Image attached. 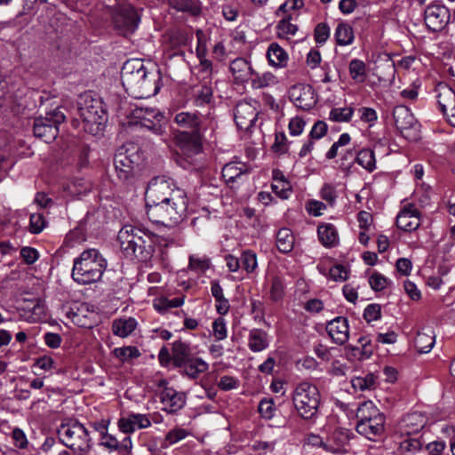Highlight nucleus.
Listing matches in <instances>:
<instances>
[{
	"label": "nucleus",
	"mask_w": 455,
	"mask_h": 455,
	"mask_svg": "<svg viewBox=\"0 0 455 455\" xmlns=\"http://www.w3.org/2000/svg\"><path fill=\"white\" fill-rule=\"evenodd\" d=\"M137 321L132 317L120 318L113 322V333L121 338L128 337L135 330Z\"/></svg>",
	"instance_id": "36"
},
{
	"label": "nucleus",
	"mask_w": 455,
	"mask_h": 455,
	"mask_svg": "<svg viewBox=\"0 0 455 455\" xmlns=\"http://www.w3.org/2000/svg\"><path fill=\"white\" fill-rule=\"evenodd\" d=\"M107 266V259L99 250H84L74 259L72 278L80 284L96 283L101 279Z\"/></svg>",
	"instance_id": "3"
},
{
	"label": "nucleus",
	"mask_w": 455,
	"mask_h": 455,
	"mask_svg": "<svg viewBox=\"0 0 455 455\" xmlns=\"http://www.w3.org/2000/svg\"><path fill=\"white\" fill-rule=\"evenodd\" d=\"M20 257L25 263L30 265L37 260L39 254L35 248L26 246L20 250Z\"/></svg>",
	"instance_id": "64"
},
{
	"label": "nucleus",
	"mask_w": 455,
	"mask_h": 455,
	"mask_svg": "<svg viewBox=\"0 0 455 455\" xmlns=\"http://www.w3.org/2000/svg\"><path fill=\"white\" fill-rule=\"evenodd\" d=\"M247 175V170L242 163H228L222 168V177L226 183L233 188L235 183L243 180V178Z\"/></svg>",
	"instance_id": "25"
},
{
	"label": "nucleus",
	"mask_w": 455,
	"mask_h": 455,
	"mask_svg": "<svg viewBox=\"0 0 455 455\" xmlns=\"http://www.w3.org/2000/svg\"><path fill=\"white\" fill-rule=\"evenodd\" d=\"M77 113L84 124V129L96 125V130L106 120V114L100 100L93 98L91 92L81 94L77 100Z\"/></svg>",
	"instance_id": "10"
},
{
	"label": "nucleus",
	"mask_w": 455,
	"mask_h": 455,
	"mask_svg": "<svg viewBox=\"0 0 455 455\" xmlns=\"http://www.w3.org/2000/svg\"><path fill=\"white\" fill-rule=\"evenodd\" d=\"M336 42L339 45L346 46L354 42V31L347 23H339L334 33Z\"/></svg>",
	"instance_id": "40"
},
{
	"label": "nucleus",
	"mask_w": 455,
	"mask_h": 455,
	"mask_svg": "<svg viewBox=\"0 0 455 455\" xmlns=\"http://www.w3.org/2000/svg\"><path fill=\"white\" fill-rule=\"evenodd\" d=\"M355 161L369 172H372L376 169L375 155L371 148H363L358 152L356 151Z\"/></svg>",
	"instance_id": "39"
},
{
	"label": "nucleus",
	"mask_w": 455,
	"mask_h": 455,
	"mask_svg": "<svg viewBox=\"0 0 455 455\" xmlns=\"http://www.w3.org/2000/svg\"><path fill=\"white\" fill-rule=\"evenodd\" d=\"M158 78V72L148 71L139 59L128 60L122 67V84L128 93L137 98L148 96Z\"/></svg>",
	"instance_id": "2"
},
{
	"label": "nucleus",
	"mask_w": 455,
	"mask_h": 455,
	"mask_svg": "<svg viewBox=\"0 0 455 455\" xmlns=\"http://www.w3.org/2000/svg\"><path fill=\"white\" fill-rule=\"evenodd\" d=\"M290 100L303 110L311 109L316 103L314 89L310 85L295 84L289 90Z\"/></svg>",
	"instance_id": "17"
},
{
	"label": "nucleus",
	"mask_w": 455,
	"mask_h": 455,
	"mask_svg": "<svg viewBox=\"0 0 455 455\" xmlns=\"http://www.w3.org/2000/svg\"><path fill=\"white\" fill-rule=\"evenodd\" d=\"M349 74L352 79L357 83L364 82L366 78V65L358 59H353L348 65Z\"/></svg>",
	"instance_id": "41"
},
{
	"label": "nucleus",
	"mask_w": 455,
	"mask_h": 455,
	"mask_svg": "<svg viewBox=\"0 0 455 455\" xmlns=\"http://www.w3.org/2000/svg\"><path fill=\"white\" fill-rule=\"evenodd\" d=\"M317 235L321 243L327 248L335 247L339 243V235L334 225L331 223L319 225Z\"/></svg>",
	"instance_id": "32"
},
{
	"label": "nucleus",
	"mask_w": 455,
	"mask_h": 455,
	"mask_svg": "<svg viewBox=\"0 0 455 455\" xmlns=\"http://www.w3.org/2000/svg\"><path fill=\"white\" fill-rule=\"evenodd\" d=\"M381 317V307L379 304L368 305L363 312V318L368 322L379 320Z\"/></svg>",
	"instance_id": "60"
},
{
	"label": "nucleus",
	"mask_w": 455,
	"mask_h": 455,
	"mask_svg": "<svg viewBox=\"0 0 455 455\" xmlns=\"http://www.w3.org/2000/svg\"><path fill=\"white\" fill-rule=\"evenodd\" d=\"M239 380L232 376H223L220 378L218 387L223 391H229L237 388Z\"/></svg>",
	"instance_id": "63"
},
{
	"label": "nucleus",
	"mask_w": 455,
	"mask_h": 455,
	"mask_svg": "<svg viewBox=\"0 0 455 455\" xmlns=\"http://www.w3.org/2000/svg\"><path fill=\"white\" fill-rule=\"evenodd\" d=\"M291 16L283 19L277 24V34L279 37L287 38L289 36H294L298 30L296 25L291 23Z\"/></svg>",
	"instance_id": "48"
},
{
	"label": "nucleus",
	"mask_w": 455,
	"mask_h": 455,
	"mask_svg": "<svg viewBox=\"0 0 455 455\" xmlns=\"http://www.w3.org/2000/svg\"><path fill=\"white\" fill-rule=\"evenodd\" d=\"M188 433L184 428L176 427L170 430L165 436V442L169 444H174L188 436Z\"/></svg>",
	"instance_id": "59"
},
{
	"label": "nucleus",
	"mask_w": 455,
	"mask_h": 455,
	"mask_svg": "<svg viewBox=\"0 0 455 455\" xmlns=\"http://www.w3.org/2000/svg\"><path fill=\"white\" fill-rule=\"evenodd\" d=\"M163 119L164 116L161 114L160 116L156 118L146 116L145 118L138 122V124H140L141 128H145L156 135L164 136L166 133V126L164 124H162Z\"/></svg>",
	"instance_id": "38"
},
{
	"label": "nucleus",
	"mask_w": 455,
	"mask_h": 455,
	"mask_svg": "<svg viewBox=\"0 0 455 455\" xmlns=\"http://www.w3.org/2000/svg\"><path fill=\"white\" fill-rule=\"evenodd\" d=\"M160 402L163 404V411L173 414L185 406L186 395L172 387H164L160 393Z\"/></svg>",
	"instance_id": "18"
},
{
	"label": "nucleus",
	"mask_w": 455,
	"mask_h": 455,
	"mask_svg": "<svg viewBox=\"0 0 455 455\" xmlns=\"http://www.w3.org/2000/svg\"><path fill=\"white\" fill-rule=\"evenodd\" d=\"M321 197L330 205H333L336 202V190L331 184H324L321 189Z\"/></svg>",
	"instance_id": "62"
},
{
	"label": "nucleus",
	"mask_w": 455,
	"mask_h": 455,
	"mask_svg": "<svg viewBox=\"0 0 455 455\" xmlns=\"http://www.w3.org/2000/svg\"><path fill=\"white\" fill-rule=\"evenodd\" d=\"M358 343L361 345V347H352V349L360 352V359L369 358L373 353L371 339L368 337H361L358 339Z\"/></svg>",
	"instance_id": "55"
},
{
	"label": "nucleus",
	"mask_w": 455,
	"mask_h": 455,
	"mask_svg": "<svg viewBox=\"0 0 455 455\" xmlns=\"http://www.w3.org/2000/svg\"><path fill=\"white\" fill-rule=\"evenodd\" d=\"M250 80L253 89H263L278 84L277 77L271 72L257 73L254 71Z\"/></svg>",
	"instance_id": "37"
},
{
	"label": "nucleus",
	"mask_w": 455,
	"mask_h": 455,
	"mask_svg": "<svg viewBox=\"0 0 455 455\" xmlns=\"http://www.w3.org/2000/svg\"><path fill=\"white\" fill-rule=\"evenodd\" d=\"M172 363L175 368L182 366L187 360L193 356L190 344L181 339L175 340L172 343Z\"/></svg>",
	"instance_id": "29"
},
{
	"label": "nucleus",
	"mask_w": 455,
	"mask_h": 455,
	"mask_svg": "<svg viewBox=\"0 0 455 455\" xmlns=\"http://www.w3.org/2000/svg\"><path fill=\"white\" fill-rule=\"evenodd\" d=\"M180 373L188 379H197L201 374L209 370V363L201 357L192 356L187 360L182 366H179Z\"/></svg>",
	"instance_id": "23"
},
{
	"label": "nucleus",
	"mask_w": 455,
	"mask_h": 455,
	"mask_svg": "<svg viewBox=\"0 0 455 455\" xmlns=\"http://www.w3.org/2000/svg\"><path fill=\"white\" fill-rule=\"evenodd\" d=\"M352 387L361 391L371 390L376 386V377L373 373H368L365 376L355 377L351 379Z\"/></svg>",
	"instance_id": "42"
},
{
	"label": "nucleus",
	"mask_w": 455,
	"mask_h": 455,
	"mask_svg": "<svg viewBox=\"0 0 455 455\" xmlns=\"http://www.w3.org/2000/svg\"><path fill=\"white\" fill-rule=\"evenodd\" d=\"M259 412L262 418L270 419L274 417L275 407L272 399H262L259 404Z\"/></svg>",
	"instance_id": "57"
},
{
	"label": "nucleus",
	"mask_w": 455,
	"mask_h": 455,
	"mask_svg": "<svg viewBox=\"0 0 455 455\" xmlns=\"http://www.w3.org/2000/svg\"><path fill=\"white\" fill-rule=\"evenodd\" d=\"M140 161L141 156L138 146L126 144L120 147L114 156V166L118 179L123 182L130 181Z\"/></svg>",
	"instance_id": "9"
},
{
	"label": "nucleus",
	"mask_w": 455,
	"mask_h": 455,
	"mask_svg": "<svg viewBox=\"0 0 455 455\" xmlns=\"http://www.w3.org/2000/svg\"><path fill=\"white\" fill-rule=\"evenodd\" d=\"M230 71L234 77L241 82H245L251 79L254 70L252 69L249 61L243 58H237L234 60L229 66Z\"/></svg>",
	"instance_id": "31"
},
{
	"label": "nucleus",
	"mask_w": 455,
	"mask_h": 455,
	"mask_svg": "<svg viewBox=\"0 0 455 455\" xmlns=\"http://www.w3.org/2000/svg\"><path fill=\"white\" fill-rule=\"evenodd\" d=\"M174 122L185 131L179 135L181 147L192 154L202 150L201 124L202 116L197 112H180L174 116Z\"/></svg>",
	"instance_id": "5"
},
{
	"label": "nucleus",
	"mask_w": 455,
	"mask_h": 455,
	"mask_svg": "<svg viewBox=\"0 0 455 455\" xmlns=\"http://www.w3.org/2000/svg\"><path fill=\"white\" fill-rule=\"evenodd\" d=\"M59 425V442L74 451H88L90 438L87 429L76 419H60Z\"/></svg>",
	"instance_id": "7"
},
{
	"label": "nucleus",
	"mask_w": 455,
	"mask_h": 455,
	"mask_svg": "<svg viewBox=\"0 0 455 455\" xmlns=\"http://www.w3.org/2000/svg\"><path fill=\"white\" fill-rule=\"evenodd\" d=\"M241 267L248 274L253 273L258 267L257 255L251 250L243 251L241 257Z\"/></svg>",
	"instance_id": "45"
},
{
	"label": "nucleus",
	"mask_w": 455,
	"mask_h": 455,
	"mask_svg": "<svg viewBox=\"0 0 455 455\" xmlns=\"http://www.w3.org/2000/svg\"><path fill=\"white\" fill-rule=\"evenodd\" d=\"M357 423L363 422L364 424L366 420L379 421L380 417H385L379 409L374 404L372 401H364L361 403L355 412Z\"/></svg>",
	"instance_id": "28"
},
{
	"label": "nucleus",
	"mask_w": 455,
	"mask_h": 455,
	"mask_svg": "<svg viewBox=\"0 0 455 455\" xmlns=\"http://www.w3.org/2000/svg\"><path fill=\"white\" fill-rule=\"evenodd\" d=\"M212 333L217 340H223L227 338L228 330L224 318L219 317L213 321Z\"/></svg>",
	"instance_id": "53"
},
{
	"label": "nucleus",
	"mask_w": 455,
	"mask_h": 455,
	"mask_svg": "<svg viewBox=\"0 0 455 455\" xmlns=\"http://www.w3.org/2000/svg\"><path fill=\"white\" fill-rule=\"evenodd\" d=\"M59 165L66 167L75 165L80 171L89 164L90 148L73 134H63L61 136V143L59 145Z\"/></svg>",
	"instance_id": "6"
},
{
	"label": "nucleus",
	"mask_w": 455,
	"mask_h": 455,
	"mask_svg": "<svg viewBox=\"0 0 455 455\" xmlns=\"http://www.w3.org/2000/svg\"><path fill=\"white\" fill-rule=\"evenodd\" d=\"M270 299L274 302H278L284 296V285L280 277L275 276L271 281Z\"/></svg>",
	"instance_id": "49"
},
{
	"label": "nucleus",
	"mask_w": 455,
	"mask_h": 455,
	"mask_svg": "<svg viewBox=\"0 0 455 455\" xmlns=\"http://www.w3.org/2000/svg\"><path fill=\"white\" fill-rule=\"evenodd\" d=\"M451 21L450 9L439 1L427 5L424 11V22L432 32H441Z\"/></svg>",
	"instance_id": "14"
},
{
	"label": "nucleus",
	"mask_w": 455,
	"mask_h": 455,
	"mask_svg": "<svg viewBox=\"0 0 455 455\" xmlns=\"http://www.w3.org/2000/svg\"><path fill=\"white\" fill-rule=\"evenodd\" d=\"M326 331L337 345H344L349 339V324L347 318L337 316L326 324Z\"/></svg>",
	"instance_id": "19"
},
{
	"label": "nucleus",
	"mask_w": 455,
	"mask_h": 455,
	"mask_svg": "<svg viewBox=\"0 0 455 455\" xmlns=\"http://www.w3.org/2000/svg\"><path fill=\"white\" fill-rule=\"evenodd\" d=\"M395 127L405 138L416 136L418 123L411 110L403 105L396 106L393 110Z\"/></svg>",
	"instance_id": "15"
},
{
	"label": "nucleus",
	"mask_w": 455,
	"mask_h": 455,
	"mask_svg": "<svg viewBox=\"0 0 455 455\" xmlns=\"http://www.w3.org/2000/svg\"><path fill=\"white\" fill-rule=\"evenodd\" d=\"M188 267L194 271L204 272L209 268V260L207 259H200L195 256H190Z\"/></svg>",
	"instance_id": "61"
},
{
	"label": "nucleus",
	"mask_w": 455,
	"mask_h": 455,
	"mask_svg": "<svg viewBox=\"0 0 455 455\" xmlns=\"http://www.w3.org/2000/svg\"><path fill=\"white\" fill-rule=\"evenodd\" d=\"M422 444L423 443L419 437H411L410 435L401 442L400 449L402 451L416 452L421 449Z\"/></svg>",
	"instance_id": "52"
},
{
	"label": "nucleus",
	"mask_w": 455,
	"mask_h": 455,
	"mask_svg": "<svg viewBox=\"0 0 455 455\" xmlns=\"http://www.w3.org/2000/svg\"><path fill=\"white\" fill-rule=\"evenodd\" d=\"M110 13L115 28L122 35L133 33L140 22V15L130 4H118Z\"/></svg>",
	"instance_id": "12"
},
{
	"label": "nucleus",
	"mask_w": 455,
	"mask_h": 455,
	"mask_svg": "<svg viewBox=\"0 0 455 455\" xmlns=\"http://www.w3.org/2000/svg\"><path fill=\"white\" fill-rule=\"evenodd\" d=\"M292 402L299 415L304 419H314L320 404V393L316 386L299 383L293 391Z\"/></svg>",
	"instance_id": "8"
},
{
	"label": "nucleus",
	"mask_w": 455,
	"mask_h": 455,
	"mask_svg": "<svg viewBox=\"0 0 455 455\" xmlns=\"http://www.w3.org/2000/svg\"><path fill=\"white\" fill-rule=\"evenodd\" d=\"M369 283L371 288L375 291H383L391 281L379 272H373L369 277Z\"/></svg>",
	"instance_id": "50"
},
{
	"label": "nucleus",
	"mask_w": 455,
	"mask_h": 455,
	"mask_svg": "<svg viewBox=\"0 0 455 455\" xmlns=\"http://www.w3.org/2000/svg\"><path fill=\"white\" fill-rule=\"evenodd\" d=\"M356 150L354 148L347 149L340 158V168L344 172H349L355 164Z\"/></svg>",
	"instance_id": "56"
},
{
	"label": "nucleus",
	"mask_w": 455,
	"mask_h": 455,
	"mask_svg": "<svg viewBox=\"0 0 455 455\" xmlns=\"http://www.w3.org/2000/svg\"><path fill=\"white\" fill-rule=\"evenodd\" d=\"M211 292L216 301V311L220 315H225L228 313L230 304L228 299L225 298L223 289L218 281L211 282Z\"/></svg>",
	"instance_id": "33"
},
{
	"label": "nucleus",
	"mask_w": 455,
	"mask_h": 455,
	"mask_svg": "<svg viewBox=\"0 0 455 455\" xmlns=\"http://www.w3.org/2000/svg\"><path fill=\"white\" fill-rule=\"evenodd\" d=\"M354 108L351 107L334 108L329 113V120L338 123H347L352 119Z\"/></svg>",
	"instance_id": "43"
},
{
	"label": "nucleus",
	"mask_w": 455,
	"mask_h": 455,
	"mask_svg": "<svg viewBox=\"0 0 455 455\" xmlns=\"http://www.w3.org/2000/svg\"><path fill=\"white\" fill-rule=\"evenodd\" d=\"M115 355L121 361H128L133 358H138L140 352L136 347H124L115 349Z\"/></svg>",
	"instance_id": "51"
},
{
	"label": "nucleus",
	"mask_w": 455,
	"mask_h": 455,
	"mask_svg": "<svg viewBox=\"0 0 455 455\" xmlns=\"http://www.w3.org/2000/svg\"><path fill=\"white\" fill-rule=\"evenodd\" d=\"M315 40L319 44H323L330 36V28L326 23L316 25L314 32Z\"/></svg>",
	"instance_id": "58"
},
{
	"label": "nucleus",
	"mask_w": 455,
	"mask_h": 455,
	"mask_svg": "<svg viewBox=\"0 0 455 455\" xmlns=\"http://www.w3.org/2000/svg\"><path fill=\"white\" fill-rule=\"evenodd\" d=\"M385 417H380V420L372 421L366 420L364 424L363 422L356 423L355 430L358 434L365 436L369 440H375L384 433L385 429Z\"/></svg>",
	"instance_id": "26"
},
{
	"label": "nucleus",
	"mask_w": 455,
	"mask_h": 455,
	"mask_svg": "<svg viewBox=\"0 0 455 455\" xmlns=\"http://www.w3.org/2000/svg\"><path fill=\"white\" fill-rule=\"evenodd\" d=\"M426 417L419 411L405 415L402 420V428L408 436L419 433L426 425Z\"/></svg>",
	"instance_id": "27"
},
{
	"label": "nucleus",
	"mask_w": 455,
	"mask_h": 455,
	"mask_svg": "<svg viewBox=\"0 0 455 455\" xmlns=\"http://www.w3.org/2000/svg\"><path fill=\"white\" fill-rule=\"evenodd\" d=\"M59 314L82 328H92L94 323L95 312L93 307L85 302H67L59 308Z\"/></svg>",
	"instance_id": "13"
},
{
	"label": "nucleus",
	"mask_w": 455,
	"mask_h": 455,
	"mask_svg": "<svg viewBox=\"0 0 455 455\" xmlns=\"http://www.w3.org/2000/svg\"><path fill=\"white\" fill-rule=\"evenodd\" d=\"M257 116L256 109L247 102H241L235 108V122L241 130H249L252 127L257 121Z\"/></svg>",
	"instance_id": "20"
},
{
	"label": "nucleus",
	"mask_w": 455,
	"mask_h": 455,
	"mask_svg": "<svg viewBox=\"0 0 455 455\" xmlns=\"http://www.w3.org/2000/svg\"><path fill=\"white\" fill-rule=\"evenodd\" d=\"M419 226V212L411 204L403 208L396 217V227L403 231L411 232Z\"/></svg>",
	"instance_id": "22"
},
{
	"label": "nucleus",
	"mask_w": 455,
	"mask_h": 455,
	"mask_svg": "<svg viewBox=\"0 0 455 455\" xmlns=\"http://www.w3.org/2000/svg\"><path fill=\"white\" fill-rule=\"evenodd\" d=\"M436 92L440 110L450 124L455 127V91L448 84L441 83L436 86Z\"/></svg>",
	"instance_id": "16"
},
{
	"label": "nucleus",
	"mask_w": 455,
	"mask_h": 455,
	"mask_svg": "<svg viewBox=\"0 0 455 455\" xmlns=\"http://www.w3.org/2000/svg\"><path fill=\"white\" fill-rule=\"evenodd\" d=\"M269 346L268 334L262 329L254 328L250 331L248 336V347L252 352L258 353L265 350Z\"/></svg>",
	"instance_id": "30"
},
{
	"label": "nucleus",
	"mask_w": 455,
	"mask_h": 455,
	"mask_svg": "<svg viewBox=\"0 0 455 455\" xmlns=\"http://www.w3.org/2000/svg\"><path fill=\"white\" fill-rule=\"evenodd\" d=\"M170 203L156 202L146 204L148 219L156 224L165 227L177 225L185 214L188 207V198L185 191L176 192L175 197Z\"/></svg>",
	"instance_id": "4"
},
{
	"label": "nucleus",
	"mask_w": 455,
	"mask_h": 455,
	"mask_svg": "<svg viewBox=\"0 0 455 455\" xmlns=\"http://www.w3.org/2000/svg\"><path fill=\"white\" fill-rule=\"evenodd\" d=\"M267 57L269 64L274 67H284L288 60L287 52L276 43H272L268 46Z\"/></svg>",
	"instance_id": "35"
},
{
	"label": "nucleus",
	"mask_w": 455,
	"mask_h": 455,
	"mask_svg": "<svg viewBox=\"0 0 455 455\" xmlns=\"http://www.w3.org/2000/svg\"><path fill=\"white\" fill-rule=\"evenodd\" d=\"M184 304V298L183 297H177L173 299H160L158 301L154 303V307L159 312V313H164L169 308H176L180 307Z\"/></svg>",
	"instance_id": "46"
},
{
	"label": "nucleus",
	"mask_w": 455,
	"mask_h": 455,
	"mask_svg": "<svg viewBox=\"0 0 455 455\" xmlns=\"http://www.w3.org/2000/svg\"><path fill=\"white\" fill-rule=\"evenodd\" d=\"M276 247L282 253H289L292 251L295 237L292 231L287 228H280L276 233Z\"/></svg>",
	"instance_id": "34"
},
{
	"label": "nucleus",
	"mask_w": 455,
	"mask_h": 455,
	"mask_svg": "<svg viewBox=\"0 0 455 455\" xmlns=\"http://www.w3.org/2000/svg\"><path fill=\"white\" fill-rule=\"evenodd\" d=\"M45 228V220L41 213H32L29 220V231L39 234Z\"/></svg>",
	"instance_id": "54"
},
{
	"label": "nucleus",
	"mask_w": 455,
	"mask_h": 455,
	"mask_svg": "<svg viewBox=\"0 0 455 455\" xmlns=\"http://www.w3.org/2000/svg\"><path fill=\"white\" fill-rule=\"evenodd\" d=\"M415 347L421 354L428 353L435 344V338L429 334L419 332L415 338Z\"/></svg>",
	"instance_id": "44"
},
{
	"label": "nucleus",
	"mask_w": 455,
	"mask_h": 455,
	"mask_svg": "<svg viewBox=\"0 0 455 455\" xmlns=\"http://www.w3.org/2000/svg\"><path fill=\"white\" fill-rule=\"evenodd\" d=\"M151 426V419L147 414L129 413L118 420L119 429L125 433H133L137 429L148 428Z\"/></svg>",
	"instance_id": "21"
},
{
	"label": "nucleus",
	"mask_w": 455,
	"mask_h": 455,
	"mask_svg": "<svg viewBox=\"0 0 455 455\" xmlns=\"http://www.w3.org/2000/svg\"><path fill=\"white\" fill-rule=\"evenodd\" d=\"M274 180L277 183H273L271 185L272 191L278 196L282 199H287L290 196L291 189L290 184L283 179V176L281 175V179L278 180L276 174L275 173Z\"/></svg>",
	"instance_id": "47"
},
{
	"label": "nucleus",
	"mask_w": 455,
	"mask_h": 455,
	"mask_svg": "<svg viewBox=\"0 0 455 455\" xmlns=\"http://www.w3.org/2000/svg\"><path fill=\"white\" fill-rule=\"evenodd\" d=\"M184 191L183 189L176 187L172 179L167 176H156L153 178L147 188L145 193L146 204H156V202L172 201V198L175 197L176 192Z\"/></svg>",
	"instance_id": "11"
},
{
	"label": "nucleus",
	"mask_w": 455,
	"mask_h": 455,
	"mask_svg": "<svg viewBox=\"0 0 455 455\" xmlns=\"http://www.w3.org/2000/svg\"><path fill=\"white\" fill-rule=\"evenodd\" d=\"M35 136L42 139L46 143H51L57 139V121H50L47 118H39L34 124Z\"/></svg>",
	"instance_id": "24"
},
{
	"label": "nucleus",
	"mask_w": 455,
	"mask_h": 455,
	"mask_svg": "<svg viewBox=\"0 0 455 455\" xmlns=\"http://www.w3.org/2000/svg\"><path fill=\"white\" fill-rule=\"evenodd\" d=\"M117 239L126 259L139 262H148L152 259L156 242V235L153 232L125 225L119 230Z\"/></svg>",
	"instance_id": "1"
}]
</instances>
